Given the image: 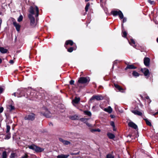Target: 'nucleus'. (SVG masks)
I'll return each instance as SVG.
<instances>
[{
    "instance_id": "obj_17",
    "label": "nucleus",
    "mask_w": 158,
    "mask_h": 158,
    "mask_svg": "<svg viewBox=\"0 0 158 158\" xmlns=\"http://www.w3.org/2000/svg\"><path fill=\"white\" fill-rule=\"evenodd\" d=\"M60 141L62 142L64 144L68 145L70 143V142L64 140L63 139L60 138L59 139Z\"/></svg>"
},
{
    "instance_id": "obj_22",
    "label": "nucleus",
    "mask_w": 158,
    "mask_h": 158,
    "mask_svg": "<svg viewBox=\"0 0 158 158\" xmlns=\"http://www.w3.org/2000/svg\"><path fill=\"white\" fill-rule=\"evenodd\" d=\"M69 156V155L61 154L58 155L57 158H67Z\"/></svg>"
},
{
    "instance_id": "obj_61",
    "label": "nucleus",
    "mask_w": 158,
    "mask_h": 158,
    "mask_svg": "<svg viewBox=\"0 0 158 158\" xmlns=\"http://www.w3.org/2000/svg\"><path fill=\"white\" fill-rule=\"evenodd\" d=\"M51 124H52V123H50V124L49 125H51Z\"/></svg>"
},
{
    "instance_id": "obj_58",
    "label": "nucleus",
    "mask_w": 158,
    "mask_h": 158,
    "mask_svg": "<svg viewBox=\"0 0 158 158\" xmlns=\"http://www.w3.org/2000/svg\"><path fill=\"white\" fill-rule=\"evenodd\" d=\"M157 42L158 43V38H157L156 40Z\"/></svg>"
},
{
    "instance_id": "obj_42",
    "label": "nucleus",
    "mask_w": 158,
    "mask_h": 158,
    "mask_svg": "<svg viewBox=\"0 0 158 158\" xmlns=\"http://www.w3.org/2000/svg\"><path fill=\"white\" fill-rule=\"evenodd\" d=\"M28 156L27 154H25L24 156H22L20 158H27Z\"/></svg>"
},
{
    "instance_id": "obj_41",
    "label": "nucleus",
    "mask_w": 158,
    "mask_h": 158,
    "mask_svg": "<svg viewBox=\"0 0 158 158\" xmlns=\"http://www.w3.org/2000/svg\"><path fill=\"white\" fill-rule=\"evenodd\" d=\"M141 98H144V99H149V97L146 95H144V97H142V95H141Z\"/></svg>"
},
{
    "instance_id": "obj_43",
    "label": "nucleus",
    "mask_w": 158,
    "mask_h": 158,
    "mask_svg": "<svg viewBox=\"0 0 158 158\" xmlns=\"http://www.w3.org/2000/svg\"><path fill=\"white\" fill-rule=\"evenodd\" d=\"M15 156V154L14 153H11L10 157L11 158H14Z\"/></svg>"
},
{
    "instance_id": "obj_55",
    "label": "nucleus",
    "mask_w": 158,
    "mask_h": 158,
    "mask_svg": "<svg viewBox=\"0 0 158 158\" xmlns=\"http://www.w3.org/2000/svg\"><path fill=\"white\" fill-rule=\"evenodd\" d=\"M113 130L114 131H116V129L115 128V127H113Z\"/></svg>"
},
{
    "instance_id": "obj_49",
    "label": "nucleus",
    "mask_w": 158,
    "mask_h": 158,
    "mask_svg": "<svg viewBox=\"0 0 158 158\" xmlns=\"http://www.w3.org/2000/svg\"><path fill=\"white\" fill-rule=\"evenodd\" d=\"M3 110V108L2 107H0V113H2Z\"/></svg>"
},
{
    "instance_id": "obj_59",
    "label": "nucleus",
    "mask_w": 158,
    "mask_h": 158,
    "mask_svg": "<svg viewBox=\"0 0 158 158\" xmlns=\"http://www.w3.org/2000/svg\"><path fill=\"white\" fill-rule=\"evenodd\" d=\"M74 99H79V98H77L76 97H75V98Z\"/></svg>"
},
{
    "instance_id": "obj_44",
    "label": "nucleus",
    "mask_w": 158,
    "mask_h": 158,
    "mask_svg": "<svg viewBox=\"0 0 158 158\" xmlns=\"http://www.w3.org/2000/svg\"><path fill=\"white\" fill-rule=\"evenodd\" d=\"M74 81L73 80H71L70 82L69 83L71 85H73L74 84Z\"/></svg>"
},
{
    "instance_id": "obj_24",
    "label": "nucleus",
    "mask_w": 158,
    "mask_h": 158,
    "mask_svg": "<svg viewBox=\"0 0 158 158\" xmlns=\"http://www.w3.org/2000/svg\"><path fill=\"white\" fill-rule=\"evenodd\" d=\"M7 108L10 111H11L15 109L14 106L11 105L7 106Z\"/></svg>"
},
{
    "instance_id": "obj_57",
    "label": "nucleus",
    "mask_w": 158,
    "mask_h": 158,
    "mask_svg": "<svg viewBox=\"0 0 158 158\" xmlns=\"http://www.w3.org/2000/svg\"><path fill=\"white\" fill-rule=\"evenodd\" d=\"M89 0H85V2H88V1H89Z\"/></svg>"
},
{
    "instance_id": "obj_21",
    "label": "nucleus",
    "mask_w": 158,
    "mask_h": 158,
    "mask_svg": "<svg viewBox=\"0 0 158 158\" xmlns=\"http://www.w3.org/2000/svg\"><path fill=\"white\" fill-rule=\"evenodd\" d=\"M104 110L109 113H111L112 111V109L110 106H109L107 108H105Z\"/></svg>"
},
{
    "instance_id": "obj_6",
    "label": "nucleus",
    "mask_w": 158,
    "mask_h": 158,
    "mask_svg": "<svg viewBox=\"0 0 158 158\" xmlns=\"http://www.w3.org/2000/svg\"><path fill=\"white\" fill-rule=\"evenodd\" d=\"M42 111L41 112V113L43 115L45 116L47 118H50L51 116V114L48 111V110L45 108H44L42 109Z\"/></svg>"
},
{
    "instance_id": "obj_50",
    "label": "nucleus",
    "mask_w": 158,
    "mask_h": 158,
    "mask_svg": "<svg viewBox=\"0 0 158 158\" xmlns=\"http://www.w3.org/2000/svg\"><path fill=\"white\" fill-rule=\"evenodd\" d=\"M86 125L89 127H92V125L91 124H90L87 122L86 123Z\"/></svg>"
},
{
    "instance_id": "obj_20",
    "label": "nucleus",
    "mask_w": 158,
    "mask_h": 158,
    "mask_svg": "<svg viewBox=\"0 0 158 158\" xmlns=\"http://www.w3.org/2000/svg\"><path fill=\"white\" fill-rule=\"evenodd\" d=\"M80 99H73L72 103L73 105L76 106L79 102Z\"/></svg>"
},
{
    "instance_id": "obj_12",
    "label": "nucleus",
    "mask_w": 158,
    "mask_h": 158,
    "mask_svg": "<svg viewBox=\"0 0 158 158\" xmlns=\"http://www.w3.org/2000/svg\"><path fill=\"white\" fill-rule=\"evenodd\" d=\"M13 24L15 27L17 31L19 32L20 31L21 27L20 25L18 23L16 22H13Z\"/></svg>"
},
{
    "instance_id": "obj_31",
    "label": "nucleus",
    "mask_w": 158,
    "mask_h": 158,
    "mask_svg": "<svg viewBox=\"0 0 158 158\" xmlns=\"http://www.w3.org/2000/svg\"><path fill=\"white\" fill-rule=\"evenodd\" d=\"M90 6V4L89 2L88 3L85 8V10L86 12H87L88 11V8Z\"/></svg>"
},
{
    "instance_id": "obj_3",
    "label": "nucleus",
    "mask_w": 158,
    "mask_h": 158,
    "mask_svg": "<svg viewBox=\"0 0 158 158\" xmlns=\"http://www.w3.org/2000/svg\"><path fill=\"white\" fill-rule=\"evenodd\" d=\"M29 14L28 15H35L36 17V21L38 20V18L37 17L39 16V10L38 7L36 6H31L29 8Z\"/></svg>"
},
{
    "instance_id": "obj_34",
    "label": "nucleus",
    "mask_w": 158,
    "mask_h": 158,
    "mask_svg": "<svg viewBox=\"0 0 158 158\" xmlns=\"http://www.w3.org/2000/svg\"><path fill=\"white\" fill-rule=\"evenodd\" d=\"M10 126L8 125H6V133H9L10 130Z\"/></svg>"
},
{
    "instance_id": "obj_60",
    "label": "nucleus",
    "mask_w": 158,
    "mask_h": 158,
    "mask_svg": "<svg viewBox=\"0 0 158 158\" xmlns=\"http://www.w3.org/2000/svg\"><path fill=\"white\" fill-rule=\"evenodd\" d=\"M51 124H52V123H50V124L49 125H51Z\"/></svg>"
},
{
    "instance_id": "obj_30",
    "label": "nucleus",
    "mask_w": 158,
    "mask_h": 158,
    "mask_svg": "<svg viewBox=\"0 0 158 158\" xmlns=\"http://www.w3.org/2000/svg\"><path fill=\"white\" fill-rule=\"evenodd\" d=\"M7 154L6 151H4L2 154V158H6Z\"/></svg>"
},
{
    "instance_id": "obj_52",
    "label": "nucleus",
    "mask_w": 158,
    "mask_h": 158,
    "mask_svg": "<svg viewBox=\"0 0 158 158\" xmlns=\"http://www.w3.org/2000/svg\"><path fill=\"white\" fill-rule=\"evenodd\" d=\"M110 116L112 118H113L115 117L114 115L112 114H110Z\"/></svg>"
},
{
    "instance_id": "obj_62",
    "label": "nucleus",
    "mask_w": 158,
    "mask_h": 158,
    "mask_svg": "<svg viewBox=\"0 0 158 158\" xmlns=\"http://www.w3.org/2000/svg\"><path fill=\"white\" fill-rule=\"evenodd\" d=\"M102 0H100V2H102Z\"/></svg>"
},
{
    "instance_id": "obj_38",
    "label": "nucleus",
    "mask_w": 158,
    "mask_h": 158,
    "mask_svg": "<svg viewBox=\"0 0 158 158\" xmlns=\"http://www.w3.org/2000/svg\"><path fill=\"white\" fill-rule=\"evenodd\" d=\"M118 62V61L117 60H115L113 63V67H112V69L114 68V66L115 65V64H116Z\"/></svg>"
},
{
    "instance_id": "obj_56",
    "label": "nucleus",
    "mask_w": 158,
    "mask_h": 158,
    "mask_svg": "<svg viewBox=\"0 0 158 158\" xmlns=\"http://www.w3.org/2000/svg\"><path fill=\"white\" fill-rule=\"evenodd\" d=\"M2 61V60L1 58H0V64H1Z\"/></svg>"
},
{
    "instance_id": "obj_2",
    "label": "nucleus",
    "mask_w": 158,
    "mask_h": 158,
    "mask_svg": "<svg viewBox=\"0 0 158 158\" xmlns=\"http://www.w3.org/2000/svg\"><path fill=\"white\" fill-rule=\"evenodd\" d=\"M27 90L26 89L21 88L18 89L16 93H14L12 95L17 98H29L28 94L27 93Z\"/></svg>"
},
{
    "instance_id": "obj_53",
    "label": "nucleus",
    "mask_w": 158,
    "mask_h": 158,
    "mask_svg": "<svg viewBox=\"0 0 158 158\" xmlns=\"http://www.w3.org/2000/svg\"><path fill=\"white\" fill-rule=\"evenodd\" d=\"M9 63L10 64H12L14 63V61L13 60H10L9 61Z\"/></svg>"
},
{
    "instance_id": "obj_54",
    "label": "nucleus",
    "mask_w": 158,
    "mask_h": 158,
    "mask_svg": "<svg viewBox=\"0 0 158 158\" xmlns=\"http://www.w3.org/2000/svg\"><path fill=\"white\" fill-rule=\"evenodd\" d=\"M2 23V19L0 18V25H1Z\"/></svg>"
},
{
    "instance_id": "obj_15",
    "label": "nucleus",
    "mask_w": 158,
    "mask_h": 158,
    "mask_svg": "<svg viewBox=\"0 0 158 158\" xmlns=\"http://www.w3.org/2000/svg\"><path fill=\"white\" fill-rule=\"evenodd\" d=\"M104 98L101 95H93L90 99H103Z\"/></svg>"
},
{
    "instance_id": "obj_9",
    "label": "nucleus",
    "mask_w": 158,
    "mask_h": 158,
    "mask_svg": "<svg viewBox=\"0 0 158 158\" xmlns=\"http://www.w3.org/2000/svg\"><path fill=\"white\" fill-rule=\"evenodd\" d=\"M28 17L30 20V23L31 26H35V19L34 17L31 15H28Z\"/></svg>"
},
{
    "instance_id": "obj_10",
    "label": "nucleus",
    "mask_w": 158,
    "mask_h": 158,
    "mask_svg": "<svg viewBox=\"0 0 158 158\" xmlns=\"http://www.w3.org/2000/svg\"><path fill=\"white\" fill-rule=\"evenodd\" d=\"M141 71L144 74L145 76L148 77L149 75V70L146 68L142 69Z\"/></svg>"
},
{
    "instance_id": "obj_13",
    "label": "nucleus",
    "mask_w": 158,
    "mask_h": 158,
    "mask_svg": "<svg viewBox=\"0 0 158 158\" xmlns=\"http://www.w3.org/2000/svg\"><path fill=\"white\" fill-rule=\"evenodd\" d=\"M150 59L148 57H145L144 59V65L147 66L149 65L150 63Z\"/></svg>"
},
{
    "instance_id": "obj_19",
    "label": "nucleus",
    "mask_w": 158,
    "mask_h": 158,
    "mask_svg": "<svg viewBox=\"0 0 158 158\" xmlns=\"http://www.w3.org/2000/svg\"><path fill=\"white\" fill-rule=\"evenodd\" d=\"M8 50L2 47H0V52L2 53H6L7 52Z\"/></svg>"
},
{
    "instance_id": "obj_35",
    "label": "nucleus",
    "mask_w": 158,
    "mask_h": 158,
    "mask_svg": "<svg viewBox=\"0 0 158 158\" xmlns=\"http://www.w3.org/2000/svg\"><path fill=\"white\" fill-rule=\"evenodd\" d=\"M84 113L85 114L89 116H91V113L88 111H85Z\"/></svg>"
},
{
    "instance_id": "obj_33",
    "label": "nucleus",
    "mask_w": 158,
    "mask_h": 158,
    "mask_svg": "<svg viewBox=\"0 0 158 158\" xmlns=\"http://www.w3.org/2000/svg\"><path fill=\"white\" fill-rule=\"evenodd\" d=\"M5 139H8L10 137V133H7V135L6 136Z\"/></svg>"
},
{
    "instance_id": "obj_7",
    "label": "nucleus",
    "mask_w": 158,
    "mask_h": 158,
    "mask_svg": "<svg viewBox=\"0 0 158 158\" xmlns=\"http://www.w3.org/2000/svg\"><path fill=\"white\" fill-rule=\"evenodd\" d=\"M115 89L117 92H120L121 93H124L125 90L117 84H114Z\"/></svg>"
},
{
    "instance_id": "obj_27",
    "label": "nucleus",
    "mask_w": 158,
    "mask_h": 158,
    "mask_svg": "<svg viewBox=\"0 0 158 158\" xmlns=\"http://www.w3.org/2000/svg\"><path fill=\"white\" fill-rule=\"evenodd\" d=\"M133 75L135 77H137L139 76V74L135 71H133L132 73Z\"/></svg>"
},
{
    "instance_id": "obj_26",
    "label": "nucleus",
    "mask_w": 158,
    "mask_h": 158,
    "mask_svg": "<svg viewBox=\"0 0 158 158\" xmlns=\"http://www.w3.org/2000/svg\"><path fill=\"white\" fill-rule=\"evenodd\" d=\"M144 120L145 121L146 124L149 126H151V123L150 122V121L147 118H144Z\"/></svg>"
},
{
    "instance_id": "obj_1",
    "label": "nucleus",
    "mask_w": 158,
    "mask_h": 158,
    "mask_svg": "<svg viewBox=\"0 0 158 158\" xmlns=\"http://www.w3.org/2000/svg\"><path fill=\"white\" fill-rule=\"evenodd\" d=\"M90 81L88 77H81L79 78L75 85L77 88H83L88 84Z\"/></svg>"
},
{
    "instance_id": "obj_40",
    "label": "nucleus",
    "mask_w": 158,
    "mask_h": 158,
    "mask_svg": "<svg viewBox=\"0 0 158 158\" xmlns=\"http://www.w3.org/2000/svg\"><path fill=\"white\" fill-rule=\"evenodd\" d=\"M148 2L151 5L154 4L155 3L154 1L151 0H148Z\"/></svg>"
},
{
    "instance_id": "obj_5",
    "label": "nucleus",
    "mask_w": 158,
    "mask_h": 158,
    "mask_svg": "<svg viewBox=\"0 0 158 158\" xmlns=\"http://www.w3.org/2000/svg\"><path fill=\"white\" fill-rule=\"evenodd\" d=\"M111 13L114 16H119V18L122 19L123 18V15L121 11L119 10H114L111 11Z\"/></svg>"
},
{
    "instance_id": "obj_18",
    "label": "nucleus",
    "mask_w": 158,
    "mask_h": 158,
    "mask_svg": "<svg viewBox=\"0 0 158 158\" xmlns=\"http://www.w3.org/2000/svg\"><path fill=\"white\" fill-rule=\"evenodd\" d=\"M73 41L71 40H68L67 41H66V43H65L64 46L66 48V46L68 45H70L71 46H72L73 45Z\"/></svg>"
},
{
    "instance_id": "obj_25",
    "label": "nucleus",
    "mask_w": 158,
    "mask_h": 158,
    "mask_svg": "<svg viewBox=\"0 0 158 158\" xmlns=\"http://www.w3.org/2000/svg\"><path fill=\"white\" fill-rule=\"evenodd\" d=\"M129 44L132 45L135 48V41L133 39H131V41L129 42Z\"/></svg>"
},
{
    "instance_id": "obj_16",
    "label": "nucleus",
    "mask_w": 158,
    "mask_h": 158,
    "mask_svg": "<svg viewBox=\"0 0 158 158\" xmlns=\"http://www.w3.org/2000/svg\"><path fill=\"white\" fill-rule=\"evenodd\" d=\"M136 68L137 67L135 66L133 64H128L127 65V67L125 68V70H126L127 69H136Z\"/></svg>"
},
{
    "instance_id": "obj_45",
    "label": "nucleus",
    "mask_w": 158,
    "mask_h": 158,
    "mask_svg": "<svg viewBox=\"0 0 158 158\" xmlns=\"http://www.w3.org/2000/svg\"><path fill=\"white\" fill-rule=\"evenodd\" d=\"M91 131L92 132L93 131H98V132H100V130L99 129H93V130H92Z\"/></svg>"
},
{
    "instance_id": "obj_46",
    "label": "nucleus",
    "mask_w": 158,
    "mask_h": 158,
    "mask_svg": "<svg viewBox=\"0 0 158 158\" xmlns=\"http://www.w3.org/2000/svg\"><path fill=\"white\" fill-rule=\"evenodd\" d=\"M79 154V152H77V153H71L70 154L71 155H77Z\"/></svg>"
},
{
    "instance_id": "obj_36",
    "label": "nucleus",
    "mask_w": 158,
    "mask_h": 158,
    "mask_svg": "<svg viewBox=\"0 0 158 158\" xmlns=\"http://www.w3.org/2000/svg\"><path fill=\"white\" fill-rule=\"evenodd\" d=\"M127 35V33L126 31H124L122 32V35L124 37H126Z\"/></svg>"
},
{
    "instance_id": "obj_23",
    "label": "nucleus",
    "mask_w": 158,
    "mask_h": 158,
    "mask_svg": "<svg viewBox=\"0 0 158 158\" xmlns=\"http://www.w3.org/2000/svg\"><path fill=\"white\" fill-rule=\"evenodd\" d=\"M107 135L109 138L110 139H113L115 138V135L111 133L108 132L107 134Z\"/></svg>"
},
{
    "instance_id": "obj_8",
    "label": "nucleus",
    "mask_w": 158,
    "mask_h": 158,
    "mask_svg": "<svg viewBox=\"0 0 158 158\" xmlns=\"http://www.w3.org/2000/svg\"><path fill=\"white\" fill-rule=\"evenodd\" d=\"M35 115L33 113H31L30 114L26 115L24 118L25 120H34L35 118Z\"/></svg>"
},
{
    "instance_id": "obj_11",
    "label": "nucleus",
    "mask_w": 158,
    "mask_h": 158,
    "mask_svg": "<svg viewBox=\"0 0 158 158\" xmlns=\"http://www.w3.org/2000/svg\"><path fill=\"white\" fill-rule=\"evenodd\" d=\"M128 125L129 127L135 129H137L138 128L137 125L132 122H129L128 123Z\"/></svg>"
},
{
    "instance_id": "obj_48",
    "label": "nucleus",
    "mask_w": 158,
    "mask_h": 158,
    "mask_svg": "<svg viewBox=\"0 0 158 158\" xmlns=\"http://www.w3.org/2000/svg\"><path fill=\"white\" fill-rule=\"evenodd\" d=\"M110 125L113 127H115L114 123L113 122H111L110 123Z\"/></svg>"
},
{
    "instance_id": "obj_4",
    "label": "nucleus",
    "mask_w": 158,
    "mask_h": 158,
    "mask_svg": "<svg viewBox=\"0 0 158 158\" xmlns=\"http://www.w3.org/2000/svg\"><path fill=\"white\" fill-rule=\"evenodd\" d=\"M28 147L29 149L35 151L36 152H43L44 150V148L37 146L34 144L28 145Z\"/></svg>"
},
{
    "instance_id": "obj_47",
    "label": "nucleus",
    "mask_w": 158,
    "mask_h": 158,
    "mask_svg": "<svg viewBox=\"0 0 158 158\" xmlns=\"http://www.w3.org/2000/svg\"><path fill=\"white\" fill-rule=\"evenodd\" d=\"M4 90V89L2 88L0 86V94L2 93L3 91Z\"/></svg>"
},
{
    "instance_id": "obj_39",
    "label": "nucleus",
    "mask_w": 158,
    "mask_h": 158,
    "mask_svg": "<svg viewBox=\"0 0 158 158\" xmlns=\"http://www.w3.org/2000/svg\"><path fill=\"white\" fill-rule=\"evenodd\" d=\"M107 158H114V157L111 154H108L107 155Z\"/></svg>"
},
{
    "instance_id": "obj_29",
    "label": "nucleus",
    "mask_w": 158,
    "mask_h": 158,
    "mask_svg": "<svg viewBox=\"0 0 158 158\" xmlns=\"http://www.w3.org/2000/svg\"><path fill=\"white\" fill-rule=\"evenodd\" d=\"M70 118H71V119L73 120H77L78 119V117L76 115H74L71 116Z\"/></svg>"
},
{
    "instance_id": "obj_32",
    "label": "nucleus",
    "mask_w": 158,
    "mask_h": 158,
    "mask_svg": "<svg viewBox=\"0 0 158 158\" xmlns=\"http://www.w3.org/2000/svg\"><path fill=\"white\" fill-rule=\"evenodd\" d=\"M23 16L22 15H21L19 16L17 20H18V22H20L23 20Z\"/></svg>"
},
{
    "instance_id": "obj_37",
    "label": "nucleus",
    "mask_w": 158,
    "mask_h": 158,
    "mask_svg": "<svg viewBox=\"0 0 158 158\" xmlns=\"http://www.w3.org/2000/svg\"><path fill=\"white\" fill-rule=\"evenodd\" d=\"M73 50V47H70L69 48H68L67 49V51L68 52H72Z\"/></svg>"
},
{
    "instance_id": "obj_28",
    "label": "nucleus",
    "mask_w": 158,
    "mask_h": 158,
    "mask_svg": "<svg viewBox=\"0 0 158 158\" xmlns=\"http://www.w3.org/2000/svg\"><path fill=\"white\" fill-rule=\"evenodd\" d=\"M89 119L88 118H81L80 119V120L84 122V123H86L87 122V120H88Z\"/></svg>"
},
{
    "instance_id": "obj_14",
    "label": "nucleus",
    "mask_w": 158,
    "mask_h": 158,
    "mask_svg": "<svg viewBox=\"0 0 158 158\" xmlns=\"http://www.w3.org/2000/svg\"><path fill=\"white\" fill-rule=\"evenodd\" d=\"M131 110V111L132 113H133L135 115H137L139 116H141L142 114V112L138 110Z\"/></svg>"
},
{
    "instance_id": "obj_51",
    "label": "nucleus",
    "mask_w": 158,
    "mask_h": 158,
    "mask_svg": "<svg viewBox=\"0 0 158 158\" xmlns=\"http://www.w3.org/2000/svg\"><path fill=\"white\" fill-rule=\"evenodd\" d=\"M123 23H124V22H125L126 21H127V19L126 18H123Z\"/></svg>"
}]
</instances>
